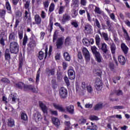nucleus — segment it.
<instances>
[{
    "instance_id": "obj_44",
    "label": "nucleus",
    "mask_w": 130,
    "mask_h": 130,
    "mask_svg": "<svg viewBox=\"0 0 130 130\" xmlns=\"http://www.w3.org/2000/svg\"><path fill=\"white\" fill-rule=\"evenodd\" d=\"M106 25L108 26V29L109 31H111V29H112V25H111V23H110V21L107 20L106 21Z\"/></svg>"
},
{
    "instance_id": "obj_12",
    "label": "nucleus",
    "mask_w": 130,
    "mask_h": 130,
    "mask_svg": "<svg viewBox=\"0 0 130 130\" xmlns=\"http://www.w3.org/2000/svg\"><path fill=\"white\" fill-rule=\"evenodd\" d=\"M33 119L35 120L36 122H38V121H40L42 119V116H41V114L38 112H36L33 115Z\"/></svg>"
},
{
    "instance_id": "obj_32",
    "label": "nucleus",
    "mask_w": 130,
    "mask_h": 130,
    "mask_svg": "<svg viewBox=\"0 0 130 130\" xmlns=\"http://www.w3.org/2000/svg\"><path fill=\"white\" fill-rule=\"evenodd\" d=\"M1 82H2V83H4V84H11V81L6 77H2L1 79Z\"/></svg>"
},
{
    "instance_id": "obj_55",
    "label": "nucleus",
    "mask_w": 130,
    "mask_h": 130,
    "mask_svg": "<svg viewBox=\"0 0 130 130\" xmlns=\"http://www.w3.org/2000/svg\"><path fill=\"white\" fill-rule=\"evenodd\" d=\"M109 68L111 71H114V64L113 62H110L109 64Z\"/></svg>"
},
{
    "instance_id": "obj_48",
    "label": "nucleus",
    "mask_w": 130,
    "mask_h": 130,
    "mask_svg": "<svg viewBox=\"0 0 130 130\" xmlns=\"http://www.w3.org/2000/svg\"><path fill=\"white\" fill-rule=\"evenodd\" d=\"M53 11H54V4L51 3L49 8V12L51 13Z\"/></svg>"
},
{
    "instance_id": "obj_11",
    "label": "nucleus",
    "mask_w": 130,
    "mask_h": 130,
    "mask_svg": "<svg viewBox=\"0 0 130 130\" xmlns=\"http://www.w3.org/2000/svg\"><path fill=\"white\" fill-rule=\"evenodd\" d=\"M17 41V34L15 32H12L9 34V42H16Z\"/></svg>"
},
{
    "instance_id": "obj_24",
    "label": "nucleus",
    "mask_w": 130,
    "mask_h": 130,
    "mask_svg": "<svg viewBox=\"0 0 130 130\" xmlns=\"http://www.w3.org/2000/svg\"><path fill=\"white\" fill-rule=\"evenodd\" d=\"M95 40L96 45L98 47H100V42H101V38H100V36H99V35H95Z\"/></svg>"
},
{
    "instance_id": "obj_8",
    "label": "nucleus",
    "mask_w": 130,
    "mask_h": 130,
    "mask_svg": "<svg viewBox=\"0 0 130 130\" xmlns=\"http://www.w3.org/2000/svg\"><path fill=\"white\" fill-rule=\"evenodd\" d=\"M109 45H110V48L111 52L112 54H115V52H116V45L113 42V41L112 40H111V42L110 44H108Z\"/></svg>"
},
{
    "instance_id": "obj_7",
    "label": "nucleus",
    "mask_w": 130,
    "mask_h": 130,
    "mask_svg": "<svg viewBox=\"0 0 130 130\" xmlns=\"http://www.w3.org/2000/svg\"><path fill=\"white\" fill-rule=\"evenodd\" d=\"M82 52L83 53V55H84L86 61H90V52H89L88 49L86 48H83L82 49Z\"/></svg>"
},
{
    "instance_id": "obj_18",
    "label": "nucleus",
    "mask_w": 130,
    "mask_h": 130,
    "mask_svg": "<svg viewBox=\"0 0 130 130\" xmlns=\"http://www.w3.org/2000/svg\"><path fill=\"white\" fill-rule=\"evenodd\" d=\"M53 106L55 108V109L60 111L61 112H64V111H66V109L63 108L61 105L53 104Z\"/></svg>"
},
{
    "instance_id": "obj_22",
    "label": "nucleus",
    "mask_w": 130,
    "mask_h": 130,
    "mask_svg": "<svg viewBox=\"0 0 130 130\" xmlns=\"http://www.w3.org/2000/svg\"><path fill=\"white\" fill-rule=\"evenodd\" d=\"M46 73L47 74H48V76H54L55 74V69L52 68L51 69H49V68H48L46 69Z\"/></svg>"
},
{
    "instance_id": "obj_63",
    "label": "nucleus",
    "mask_w": 130,
    "mask_h": 130,
    "mask_svg": "<svg viewBox=\"0 0 130 130\" xmlns=\"http://www.w3.org/2000/svg\"><path fill=\"white\" fill-rule=\"evenodd\" d=\"M64 10V7H63V6H60L58 11L59 14H62V13H63Z\"/></svg>"
},
{
    "instance_id": "obj_13",
    "label": "nucleus",
    "mask_w": 130,
    "mask_h": 130,
    "mask_svg": "<svg viewBox=\"0 0 130 130\" xmlns=\"http://www.w3.org/2000/svg\"><path fill=\"white\" fill-rule=\"evenodd\" d=\"M10 49H6L4 53L5 60L7 61H10L11 60V54L10 53Z\"/></svg>"
},
{
    "instance_id": "obj_45",
    "label": "nucleus",
    "mask_w": 130,
    "mask_h": 130,
    "mask_svg": "<svg viewBox=\"0 0 130 130\" xmlns=\"http://www.w3.org/2000/svg\"><path fill=\"white\" fill-rule=\"evenodd\" d=\"M64 81L67 86V87H69L70 85H71V84L70 83V80H69V78H68V77L65 76L64 77Z\"/></svg>"
},
{
    "instance_id": "obj_10",
    "label": "nucleus",
    "mask_w": 130,
    "mask_h": 130,
    "mask_svg": "<svg viewBox=\"0 0 130 130\" xmlns=\"http://www.w3.org/2000/svg\"><path fill=\"white\" fill-rule=\"evenodd\" d=\"M63 45V38L62 37L59 38L56 43V46L57 49H60L62 48V46Z\"/></svg>"
},
{
    "instance_id": "obj_15",
    "label": "nucleus",
    "mask_w": 130,
    "mask_h": 130,
    "mask_svg": "<svg viewBox=\"0 0 130 130\" xmlns=\"http://www.w3.org/2000/svg\"><path fill=\"white\" fill-rule=\"evenodd\" d=\"M100 49L103 51L104 53L106 54L108 52V49L107 48V44L105 43H103L101 44V47H99Z\"/></svg>"
},
{
    "instance_id": "obj_42",
    "label": "nucleus",
    "mask_w": 130,
    "mask_h": 130,
    "mask_svg": "<svg viewBox=\"0 0 130 130\" xmlns=\"http://www.w3.org/2000/svg\"><path fill=\"white\" fill-rule=\"evenodd\" d=\"M23 59H19V62L18 65L19 70H22L23 69V65L24 64V63L23 62Z\"/></svg>"
},
{
    "instance_id": "obj_4",
    "label": "nucleus",
    "mask_w": 130,
    "mask_h": 130,
    "mask_svg": "<svg viewBox=\"0 0 130 130\" xmlns=\"http://www.w3.org/2000/svg\"><path fill=\"white\" fill-rule=\"evenodd\" d=\"M102 80L101 79L97 77L95 78V81L94 82V87L97 91H101L102 89Z\"/></svg>"
},
{
    "instance_id": "obj_6",
    "label": "nucleus",
    "mask_w": 130,
    "mask_h": 130,
    "mask_svg": "<svg viewBox=\"0 0 130 130\" xmlns=\"http://www.w3.org/2000/svg\"><path fill=\"white\" fill-rule=\"evenodd\" d=\"M99 33L101 35L102 38H103L104 40L107 43V44H110L111 42V40L109 39V37H108V34L107 33L99 31Z\"/></svg>"
},
{
    "instance_id": "obj_34",
    "label": "nucleus",
    "mask_w": 130,
    "mask_h": 130,
    "mask_svg": "<svg viewBox=\"0 0 130 130\" xmlns=\"http://www.w3.org/2000/svg\"><path fill=\"white\" fill-rule=\"evenodd\" d=\"M57 80L60 82L62 80V73L60 72H57L56 73Z\"/></svg>"
},
{
    "instance_id": "obj_64",
    "label": "nucleus",
    "mask_w": 130,
    "mask_h": 130,
    "mask_svg": "<svg viewBox=\"0 0 130 130\" xmlns=\"http://www.w3.org/2000/svg\"><path fill=\"white\" fill-rule=\"evenodd\" d=\"M79 123H80V124H85V123H86V119H80L79 120Z\"/></svg>"
},
{
    "instance_id": "obj_2",
    "label": "nucleus",
    "mask_w": 130,
    "mask_h": 130,
    "mask_svg": "<svg viewBox=\"0 0 130 130\" xmlns=\"http://www.w3.org/2000/svg\"><path fill=\"white\" fill-rule=\"evenodd\" d=\"M28 84H25V83L19 81L15 84L14 86L17 89H19V90H23L24 91H27V89L29 88V86H28Z\"/></svg>"
},
{
    "instance_id": "obj_16",
    "label": "nucleus",
    "mask_w": 130,
    "mask_h": 130,
    "mask_svg": "<svg viewBox=\"0 0 130 130\" xmlns=\"http://www.w3.org/2000/svg\"><path fill=\"white\" fill-rule=\"evenodd\" d=\"M118 60L121 66H124L125 64L126 61L124 56L122 55L118 56Z\"/></svg>"
},
{
    "instance_id": "obj_3",
    "label": "nucleus",
    "mask_w": 130,
    "mask_h": 130,
    "mask_svg": "<svg viewBox=\"0 0 130 130\" xmlns=\"http://www.w3.org/2000/svg\"><path fill=\"white\" fill-rule=\"evenodd\" d=\"M59 95L61 99H66L68 97V89L61 87L59 89Z\"/></svg>"
},
{
    "instance_id": "obj_57",
    "label": "nucleus",
    "mask_w": 130,
    "mask_h": 130,
    "mask_svg": "<svg viewBox=\"0 0 130 130\" xmlns=\"http://www.w3.org/2000/svg\"><path fill=\"white\" fill-rule=\"evenodd\" d=\"M77 57L78 59H83V55H82L81 51H78L77 52Z\"/></svg>"
},
{
    "instance_id": "obj_40",
    "label": "nucleus",
    "mask_w": 130,
    "mask_h": 130,
    "mask_svg": "<svg viewBox=\"0 0 130 130\" xmlns=\"http://www.w3.org/2000/svg\"><path fill=\"white\" fill-rule=\"evenodd\" d=\"M51 83H52V88L54 90H55V89H56V88H57V84H56V81H55V80L53 79L51 81Z\"/></svg>"
},
{
    "instance_id": "obj_38",
    "label": "nucleus",
    "mask_w": 130,
    "mask_h": 130,
    "mask_svg": "<svg viewBox=\"0 0 130 130\" xmlns=\"http://www.w3.org/2000/svg\"><path fill=\"white\" fill-rule=\"evenodd\" d=\"M29 87L27 89V91H32L33 93H37V90L35 87H33L32 85H28Z\"/></svg>"
},
{
    "instance_id": "obj_39",
    "label": "nucleus",
    "mask_w": 130,
    "mask_h": 130,
    "mask_svg": "<svg viewBox=\"0 0 130 130\" xmlns=\"http://www.w3.org/2000/svg\"><path fill=\"white\" fill-rule=\"evenodd\" d=\"M72 4L74 6V9H77V8H79V1L72 0Z\"/></svg>"
},
{
    "instance_id": "obj_56",
    "label": "nucleus",
    "mask_w": 130,
    "mask_h": 130,
    "mask_svg": "<svg viewBox=\"0 0 130 130\" xmlns=\"http://www.w3.org/2000/svg\"><path fill=\"white\" fill-rule=\"evenodd\" d=\"M94 12L95 13H96V14H100L102 13V11L100 10V8L99 7H95V9H94Z\"/></svg>"
},
{
    "instance_id": "obj_58",
    "label": "nucleus",
    "mask_w": 130,
    "mask_h": 130,
    "mask_svg": "<svg viewBox=\"0 0 130 130\" xmlns=\"http://www.w3.org/2000/svg\"><path fill=\"white\" fill-rule=\"evenodd\" d=\"M86 89L88 93H92V92H93V88H92V86L91 85H88Z\"/></svg>"
},
{
    "instance_id": "obj_50",
    "label": "nucleus",
    "mask_w": 130,
    "mask_h": 130,
    "mask_svg": "<svg viewBox=\"0 0 130 130\" xmlns=\"http://www.w3.org/2000/svg\"><path fill=\"white\" fill-rule=\"evenodd\" d=\"M70 21V17H63L62 19V24H64L66 22Z\"/></svg>"
},
{
    "instance_id": "obj_30",
    "label": "nucleus",
    "mask_w": 130,
    "mask_h": 130,
    "mask_svg": "<svg viewBox=\"0 0 130 130\" xmlns=\"http://www.w3.org/2000/svg\"><path fill=\"white\" fill-rule=\"evenodd\" d=\"M91 126H87V129L90 130H97L98 129V126L94 124V123L91 122Z\"/></svg>"
},
{
    "instance_id": "obj_52",
    "label": "nucleus",
    "mask_w": 130,
    "mask_h": 130,
    "mask_svg": "<svg viewBox=\"0 0 130 130\" xmlns=\"http://www.w3.org/2000/svg\"><path fill=\"white\" fill-rule=\"evenodd\" d=\"M89 119L90 120H98L99 119L97 116L91 115L89 116Z\"/></svg>"
},
{
    "instance_id": "obj_20",
    "label": "nucleus",
    "mask_w": 130,
    "mask_h": 130,
    "mask_svg": "<svg viewBox=\"0 0 130 130\" xmlns=\"http://www.w3.org/2000/svg\"><path fill=\"white\" fill-rule=\"evenodd\" d=\"M52 121L53 122V124H54V125H55L56 127H58V126L60 125V121H59V119H58L57 118H52Z\"/></svg>"
},
{
    "instance_id": "obj_41",
    "label": "nucleus",
    "mask_w": 130,
    "mask_h": 130,
    "mask_svg": "<svg viewBox=\"0 0 130 130\" xmlns=\"http://www.w3.org/2000/svg\"><path fill=\"white\" fill-rule=\"evenodd\" d=\"M36 24L39 25L41 24V18L40 17H35Z\"/></svg>"
},
{
    "instance_id": "obj_5",
    "label": "nucleus",
    "mask_w": 130,
    "mask_h": 130,
    "mask_svg": "<svg viewBox=\"0 0 130 130\" xmlns=\"http://www.w3.org/2000/svg\"><path fill=\"white\" fill-rule=\"evenodd\" d=\"M35 37V36L34 35H31V36L30 38V41L27 44L28 47L29 48H34L35 46H36V41L34 40V38Z\"/></svg>"
},
{
    "instance_id": "obj_61",
    "label": "nucleus",
    "mask_w": 130,
    "mask_h": 130,
    "mask_svg": "<svg viewBox=\"0 0 130 130\" xmlns=\"http://www.w3.org/2000/svg\"><path fill=\"white\" fill-rule=\"evenodd\" d=\"M0 44L2 45L3 46H5L6 45V44L5 43V39H4V37H2L1 40H0Z\"/></svg>"
},
{
    "instance_id": "obj_37",
    "label": "nucleus",
    "mask_w": 130,
    "mask_h": 130,
    "mask_svg": "<svg viewBox=\"0 0 130 130\" xmlns=\"http://www.w3.org/2000/svg\"><path fill=\"white\" fill-rule=\"evenodd\" d=\"M27 42H28V36H27V35L25 34L24 36V38L23 39V42H22L23 46H26V44H27Z\"/></svg>"
},
{
    "instance_id": "obj_35",
    "label": "nucleus",
    "mask_w": 130,
    "mask_h": 130,
    "mask_svg": "<svg viewBox=\"0 0 130 130\" xmlns=\"http://www.w3.org/2000/svg\"><path fill=\"white\" fill-rule=\"evenodd\" d=\"M44 55H45V53L42 51V49L39 52L38 54V58L40 59V60H42V59H43V58L44 57Z\"/></svg>"
},
{
    "instance_id": "obj_36",
    "label": "nucleus",
    "mask_w": 130,
    "mask_h": 130,
    "mask_svg": "<svg viewBox=\"0 0 130 130\" xmlns=\"http://www.w3.org/2000/svg\"><path fill=\"white\" fill-rule=\"evenodd\" d=\"M40 78V69H39L36 75V84H39V81Z\"/></svg>"
},
{
    "instance_id": "obj_14",
    "label": "nucleus",
    "mask_w": 130,
    "mask_h": 130,
    "mask_svg": "<svg viewBox=\"0 0 130 130\" xmlns=\"http://www.w3.org/2000/svg\"><path fill=\"white\" fill-rule=\"evenodd\" d=\"M39 104L40 107L41 108L43 113H46V114H47L48 113L47 107H46V106L44 105V104H43V103L41 101H39Z\"/></svg>"
},
{
    "instance_id": "obj_1",
    "label": "nucleus",
    "mask_w": 130,
    "mask_h": 130,
    "mask_svg": "<svg viewBox=\"0 0 130 130\" xmlns=\"http://www.w3.org/2000/svg\"><path fill=\"white\" fill-rule=\"evenodd\" d=\"M20 49V46L17 42H11L10 43L9 50L11 53H14V54H18L19 50Z\"/></svg>"
},
{
    "instance_id": "obj_23",
    "label": "nucleus",
    "mask_w": 130,
    "mask_h": 130,
    "mask_svg": "<svg viewBox=\"0 0 130 130\" xmlns=\"http://www.w3.org/2000/svg\"><path fill=\"white\" fill-rule=\"evenodd\" d=\"M94 57L95 58V60H96L98 62H102V59H103V58L102 57V56L100 53L97 54L96 55H94Z\"/></svg>"
},
{
    "instance_id": "obj_49",
    "label": "nucleus",
    "mask_w": 130,
    "mask_h": 130,
    "mask_svg": "<svg viewBox=\"0 0 130 130\" xmlns=\"http://www.w3.org/2000/svg\"><path fill=\"white\" fill-rule=\"evenodd\" d=\"M120 79H121L120 76H118V77L115 76V77H114L113 78V79H112L113 82V83H114V84H116V83H117L116 81H119V80H120Z\"/></svg>"
},
{
    "instance_id": "obj_19",
    "label": "nucleus",
    "mask_w": 130,
    "mask_h": 130,
    "mask_svg": "<svg viewBox=\"0 0 130 130\" xmlns=\"http://www.w3.org/2000/svg\"><path fill=\"white\" fill-rule=\"evenodd\" d=\"M121 49H122L124 54H127L128 52V47L125 45V44L122 43L121 44Z\"/></svg>"
},
{
    "instance_id": "obj_31",
    "label": "nucleus",
    "mask_w": 130,
    "mask_h": 130,
    "mask_svg": "<svg viewBox=\"0 0 130 130\" xmlns=\"http://www.w3.org/2000/svg\"><path fill=\"white\" fill-rule=\"evenodd\" d=\"M63 57L66 61H70L71 60V55L68 52H64L63 53Z\"/></svg>"
},
{
    "instance_id": "obj_47",
    "label": "nucleus",
    "mask_w": 130,
    "mask_h": 130,
    "mask_svg": "<svg viewBox=\"0 0 130 130\" xmlns=\"http://www.w3.org/2000/svg\"><path fill=\"white\" fill-rule=\"evenodd\" d=\"M49 112L51 115H54L55 116H57V115H58L57 111H53L50 109L49 110Z\"/></svg>"
},
{
    "instance_id": "obj_62",
    "label": "nucleus",
    "mask_w": 130,
    "mask_h": 130,
    "mask_svg": "<svg viewBox=\"0 0 130 130\" xmlns=\"http://www.w3.org/2000/svg\"><path fill=\"white\" fill-rule=\"evenodd\" d=\"M56 60H59L60 59V53H57L55 56Z\"/></svg>"
},
{
    "instance_id": "obj_25",
    "label": "nucleus",
    "mask_w": 130,
    "mask_h": 130,
    "mask_svg": "<svg viewBox=\"0 0 130 130\" xmlns=\"http://www.w3.org/2000/svg\"><path fill=\"white\" fill-rule=\"evenodd\" d=\"M8 121V125L10 127H13L15 125V120L13 118H9Z\"/></svg>"
},
{
    "instance_id": "obj_33",
    "label": "nucleus",
    "mask_w": 130,
    "mask_h": 130,
    "mask_svg": "<svg viewBox=\"0 0 130 130\" xmlns=\"http://www.w3.org/2000/svg\"><path fill=\"white\" fill-rule=\"evenodd\" d=\"M6 8L7 11H8V13H12V7H11V4H10V2H9V1H7L6 2Z\"/></svg>"
},
{
    "instance_id": "obj_26",
    "label": "nucleus",
    "mask_w": 130,
    "mask_h": 130,
    "mask_svg": "<svg viewBox=\"0 0 130 130\" xmlns=\"http://www.w3.org/2000/svg\"><path fill=\"white\" fill-rule=\"evenodd\" d=\"M49 27H50V32L51 33L53 29V18L51 17L49 19Z\"/></svg>"
},
{
    "instance_id": "obj_54",
    "label": "nucleus",
    "mask_w": 130,
    "mask_h": 130,
    "mask_svg": "<svg viewBox=\"0 0 130 130\" xmlns=\"http://www.w3.org/2000/svg\"><path fill=\"white\" fill-rule=\"evenodd\" d=\"M88 86V84H87V83H86L85 82H83L82 83L81 87H82V89H84V90H85V89H87Z\"/></svg>"
},
{
    "instance_id": "obj_46",
    "label": "nucleus",
    "mask_w": 130,
    "mask_h": 130,
    "mask_svg": "<svg viewBox=\"0 0 130 130\" xmlns=\"http://www.w3.org/2000/svg\"><path fill=\"white\" fill-rule=\"evenodd\" d=\"M103 106V104H98L94 106V110H98V109L102 108Z\"/></svg>"
},
{
    "instance_id": "obj_53",
    "label": "nucleus",
    "mask_w": 130,
    "mask_h": 130,
    "mask_svg": "<svg viewBox=\"0 0 130 130\" xmlns=\"http://www.w3.org/2000/svg\"><path fill=\"white\" fill-rule=\"evenodd\" d=\"M49 1L50 0H46L44 3V8H45L46 9L48 8V6H49Z\"/></svg>"
},
{
    "instance_id": "obj_60",
    "label": "nucleus",
    "mask_w": 130,
    "mask_h": 130,
    "mask_svg": "<svg viewBox=\"0 0 130 130\" xmlns=\"http://www.w3.org/2000/svg\"><path fill=\"white\" fill-rule=\"evenodd\" d=\"M64 124L67 126L68 129H70V128H72L71 127V122L70 121H65L64 122Z\"/></svg>"
},
{
    "instance_id": "obj_17",
    "label": "nucleus",
    "mask_w": 130,
    "mask_h": 130,
    "mask_svg": "<svg viewBox=\"0 0 130 130\" xmlns=\"http://www.w3.org/2000/svg\"><path fill=\"white\" fill-rule=\"evenodd\" d=\"M66 110L70 114H74L75 112V109L74 105H71L69 106L66 107Z\"/></svg>"
},
{
    "instance_id": "obj_9",
    "label": "nucleus",
    "mask_w": 130,
    "mask_h": 130,
    "mask_svg": "<svg viewBox=\"0 0 130 130\" xmlns=\"http://www.w3.org/2000/svg\"><path fill=\"white\" fill-rule=\"evenodd\" d=\"M68 74L70 80H75L76 78V72L74 70L69 69L68 71Z\"/></svg>"
},
{
    "instance_id": "obj_28",
    "label": "nucleus",
    "mask_w": 130,
    "mask_h": 130,
    "mask_svg": "<svg viewBox=\"0 0 130 130\" xmlns=\"http://www.w3.org/2000/svg\"><path fill=\"white\" fill-rule=\"evenodd\" d=\"M21 119L24 121H28V116L27 114L24 112H22L21 113Z\"/></svg>"
},
{
    "instance_id": "obj_21",
    "label": "nucleus",
    "mask_w": 130,
    "mask_h": 130,
    "mask_svg": "<svg viewBox=\"0 0 130 130\" xmlns=\"http://www.w3.org/2000/svg\"><path fill=\"white\" fill-rule=\"evenodd\" d=\"M84 30L88 34L92 33V25L87 24L84 26Z\"/></svg>"
},
{
    "instance_id": "obj_51",
    "label": "nucleus",
    "mask_w": 130,
    "mask_h": 130,
    "mask_svg": "<svg viewBox=\"0 0 130 130\" xmlns=\"http://www.w3.org/2000/svg\"><path fill=\"white\" fill-rule=\"evenodd\" d=\"M115 93L117 95V96H120L121 95H123V92H122V90H116Z\"/></svg>"
},
{
    "instance_id": "obj_27",
    "label": "nucleus",
    "mask_w": 130,
    "mask_h": 130,
    "mask_svg": "<svg viewBox=\"0 0 130 130\" xmlns=\"http://www.w3.org/2000/svg\"><path fill=\"white\" fill-rule=\"evenodd\" d=\"M22 2L23 3H25V4H24V9H25V10H29V8H30V0H22Z\"/></svg>"
},
{
    "instance_id": "obj_59",
    "label": "nucleus",
    "mask_w": 130,
    "mask_h": 130,
    "mask_svg": "<svg viewBox=\"0 0 130 130\" xmlns=\"http://www.w3.org/2000/svg\"><path fill=\"white\" fill-rule=\"evenodd\" d=\"M18 37L20 40H22V39H23V31L22 30H20L18 31Z\"/></svg>"
},
{
    "instance_id": "obj_29",
    "label": "nucleus",
    "mask_w": 130,
    "mask_h": 130,
    "mask_svg": "<svg viewBox=\"0 0 130 130\" xmlns=\"http://www.w3.org/2000/svg\"><path fill=\"white\" fill-rule=\"evenodd\" d=\"M91 49L93 55H96V54L100 53V52H98L97 51V47H96L95 46H91Z\"/></svg>"
},
{
    "instance_id": "obj_43",
    "label": "nucleus",
    "mask_w": 130,
    "mask_h": 130,
    "mask_svg": "<svg viewBox=\"0 0 130 130\" xmlns=\"http://www.w3.org/2000/svg\"><path fill=\"white\" fill-rule=\"evenodd\" d=\"M71 37H67L65 39V45H70V43H71Z\"/></svg>"
}]
</instances>
